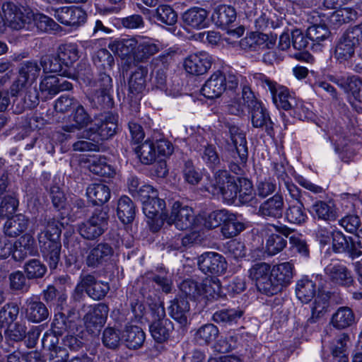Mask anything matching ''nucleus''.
Instances as JSON below:
<instances>
[{
    "label": "nucleus",
    "mask_w": 362,
    "mask_h": 362,
    "mask_svg": "<svg viewBox=\"0 0 362 362\" xmlns=\"http://www.w3.org/2000/svg\"><path fill=\"white\" fill-rule=\"evenodd\" d=\"M311 209L313 216L320 220L332 221L338 217L337 208L332 201L318 200L312 205Z\"/></svg>",
    "instance_id": "31"
},
{
    "label": "nucleus",
    "mask_w": 362,
    "mask_h": 362,
    "mask_svg": "<svg viewBox=\"0 0 362 362\" xmlns=\"http://www.w3.org/2000/svg\"><path fill=\"white\" fill-rule=\"evenodd\" d=\"M108 220L109 216L105 210L96 209L88 220L78 225V231L86 240H97L107 230Z\"/></svg>",
    "instance_id": "9"
},
{
    "label": "nucleus",
    "mask_w": 362,
    "mask_h": 362,
    "mask_svg": "<svg viewBox=\"0 0 362 362\" xmlns=\"http://www.w3.org/2000/svg\"><path fill=\"white\" fill-rule=\"evenodd\" d=\"M218 334V329L213 324L201 326L194 334V340L199 345H207L214 341Z\"/></svg>",
    "instance_id": "54"
},
{
    "label": "nucleus",
    "mask_w": 362,
    "mask_h": 362,
    "mask_svg": "<svg viewBox=\"0 0 362 362\" xmlns=\"http://www.w3.org/2000/svg\"><path fill=\"white\" fill-rule=\"evenodd\" d=\"M117 117L107 112L95 117L93 124L83 132V138L96 142L107 140L113 136L117 132Z\"/></svg>",
    "instance_id": "6"
},
{
    "label": "nucleus",
    "mask_w": 362,
    "mask_h": 362,
    "mask_svg": "<svg viewBox=\"0 0 362 362\" xmlns=\"http://www.w3.org/2000/svg\"><path fill=\"white\" fill-rule=\"evenodd\" d=\"M160 47L151 39L138 36L136 48L134 52V61L136 62H146L153 55L158 52Z\"/></svg>",
    "instance_id": "24"
},
{
    "label": "nucleus",
    "mask_w": 362,
    "mask_h": 362,
    "mask_svg": "<svg viewBox=\"0 0 362 362\" xmlns=\"http://www.w3.org/2000/svg\"><path fill=\"white\" fill-rule=\"evenodd\" d=\"M307 32L314 51H320L330 36L329 29L324 25H313L308 28Z\"/></svg>",
    "instance_id": "34"
},
{
    "label": "nucleus",
    "mask_w": 362,
    "mask_h": 362,
    "mask_svg": "<svg viewBox=\"0 0 362 362\" xmlns=\"http://www.w3.org/2000/svg\"><path fill=\"white\" fill-rule=\"evenodd\" d=\"M28 226V219L23 214H17L8 218L4 227L6 235L15 238L23 233Z\"/></svg>",
    "instance_id": "38"
},
{
    "label": "nucleus",
    "mask_w": 362,
    "mask_h": 362,
    "mask_svg": "<svg viewBox=\"0 0 362 362\" xmlns=\"http://www.w3.org/2000/svg\"><path fill=\"white\" fill-rule=\"evenodd\" d=\"M327 279L334 284L350 287L354 284L351 272L341 264H329L325 268Z\"/></svg>",
    "instance_id": "21"
},
{
    "label": "nucleus",
    "mask_w": 362,
    "mask_h": 362,
    "mask_svg": "<svg viewBox=\"0 0 362 362\" xmlns=\"http://www.w3.org/2000/svg\"><path fill=\"white\" fill-rule=\"evenodd\" d=\"M242 315V310L235 309H223L214 313L212 319L216 323L226 325L236 323Z\"/></svg>",
    "instance_id": "57"
},
{
    "label": "nucleus",
    "mask_w": 362,
    "mask_h": 362,
    "mask_svg": "<svg viewBox=\"0 0 362 362\" xmlns=\"http://www.w3.org/2000/svg\"><path fill=\"white\" fill-rule=\"evenodd\" d=\"M362 42V22L349 28L336 41L334 57L339 63L351 60Z\"/></svg>",
    "instance_id": "3"
},
{
    "label": "nucleus",
    "mask_w": 362,
    "mask_h": 362,
    "mask_svg": "<svg viewBox=\"0 0 362 362\" xmlns=\"http://www.w3.org/2000/svg\"><path fill=\"white\" fill-rule=\"evenodd\" d=\"M243 204L255 206L258 203L252 182L243 177L238 178V196Z\"/></svg>",
    "instance_id": "36"
},
{
    "label": "nucleus",
    "mask_w": 362,
    "mask_h": 362,
    "mask_svg": "<svg viewBox=\"0 0 362 362\" xmlns=\"http://www.w3.org/2000/svg\"><path fill=\"white\" fill-rule=\"evenodd\" d=\"M80 278L81 281L76 287L73 294L74 300H80L83 289L86 290L88 296L95 300L103 298L110 290L107 283L96 281L95 276L91 274L83 275Z\"/></svg>",
    "instance_id": "10"
},
{
    "label": "nucleus",
    "mask_w": 362,
    "mask_h": 362,
    "mask_svg": "<svg viewBox=\"0 0 362 362\" xmlns=\"http://www.w3.org/2000/svg\"><path fill=\"white\" fill-rule=\"evenodd\" d=\"M73 120L75 122L74 124L65 125L62 127L64 132H74L76 130L87 127L91 122V117L84 107L78 104L74 113Z\"/></svg>",
    "instance_id": "47"
},
{
    "label": "nucleus",
    "mask_w": 362,
    "mask_h": 362,
    "mask_svg": "<svg viewBox=\"0 0 362 362\" xmlns=\"http://www.w3.org/2000/svg\"><path fill=\"white\" fill-rule=\"evenodd\" d=\"M27 327L23 322H16L7 325L4 332V336L6 340L11 341H21L26 336Z\"/></svg>",
    "instance_id": "61"
},
{
    "label": "nucleus",
    "mask_w": 362,
    "mask_h": 362,
    "mask_svg": "<svg viewBox=\"0 0 362 362\" xmlns=\"http://www.w3.org/2000/svg\"><path fill=\"white\" fill-rule=\"evenodd\" d=\"M145 338L146 334L142 329L132 325H126L122 334V339L124 341L126 346L131 349L140 348Z\"/></svg>",
    "instance_id": "30"
},
{
    "label": "nucleus",
    "mask_w": 362,
    "mask_h": 362,
    "mask_svg": "<svg viewBox=\"0 0 362 362\" xmlns=\"http://www.w3.org/2000/svg\"><path fill=\"white\" fill-rule=\"evenodd\" d=\"M274 175L279 180L280 189H286L291 198L299 197V188L292 182L286 173V168L283 162L273 163Z\"/></svg>",
    "instance_id": "25"
},
{
    "label": "nucleus",
    "mask_w": 362,
    "mask_h": 362,
    "mask_svg": "<svg viewBox=\"0 0 362 362\" xmlns=\"http://www.w3.org/2000/svg\"><path fill=\"white\" fill-rule=\"evenodd\" d=\"M148 70L146 66H138L130 75L128 81L129 96L137 103L146 89Z\"/></svg>",
    "instance_id": "20"
},
{
    "label": "nucleus",
    "mask_w": 362,
    "mask_h": 362,
    "mask_svg": "<svg viewBox=\"0 0 362 362\" xmlns=\"http://www.w3.org/2000/svg\"><path fill=\"white\" fill-rule=\"evenodd\" d=\"M357 16V12L351 8H338L329 15V21L332 25L338 27L356 20Z\"/></svg>",
    "instance_id": "50"
},
{
    "label": "nucleus",
    "mask_w": 362,
    "mask_h": 362,
    "mask_svg": "<svg viewBox=\"0 0 362 362\" xmlns=\"http://www.w3.org/2000/svg\"><path fill=\"white\" fill-rule=\"evenodd\" d=\"M269 274H272L271 266L266 262L255 263L248 270L249 277L255 281L257 289Z\"/></svg>",
    "instance_id": "53"
},
{
    "label": "nucleus",
    "mask_w": 362,
    "mask_h": 362,
    "mask_svg": "<svg viewBox=\"0 0 362 362\" xmlns=\"http://www.w3.org/2000/svg\"><path fill=\"white\" fill-rule=\"evenodd\" d=\"M19 308L15 303H8L0 309V328L10 325L17 318Z\"/></svg>",
    "instance_id": "62"
},
{
    "label": "nucleus",
    "mask_w": 362,
    "mask_h": 362,
    "mask_svg": "<svg viewBox=\"0 0 362 362\" xmlns=\"http://www.w3.org/2000/svg\"><path fill=\"white\" fill-rule=\"evenodd\" d=\"M211 66V57L205 52L192 54L184 62L185 71L192 75L206 74Z\"/></svg>",
    "instance_id": "19"
},
{
    "label": "nucleus",
    "mask_w": 362,
    "mask_h": 362,
    "mask_svg": "<svg viewBox=\"0 0 362 362\" xmlns=\"http://www.w3.org/2000/svg\"><path fill=\"white\" fill-rule=\"evenodd\" d=\"M301 197L302 192L299 189V197L292 198L293 201H289L288 203L285 218L291 223L301 225L308 219L303 203L300 200Z\"/></svg>",
    "instance_id": "23"
},
{
    "label": "nucleus",
    "mask_w": 362,
    "mask_h": 362,
    "mask_svg": "<svg viewBox=\"0 0 362 362\" xmlns=\"http://www.w3.org/2000/svg\"><path fill=\"white\" fill-rule=\"evenodd\" d=\"M93 61L100 71L104 72L110 71L115 63L113 56L106 49L98 50L93 57Z\"/></svg>",
    "instance_id": "58"
},
{
    "label": "nucleus",
    "mask_w": 362,
    "mask_h": 362,
    "mask_svg": "<svg viewBox=\"0 0 362 362\" xmlns=\"http://www.w3.org/2000/svg\"><path fill=\"white\" fill-rule=\"evenodd\" d=\"M134 151L143 164L150 165L156 159L157 153L155 149V144L150 140H146L139 145Z\"/></svg>",
    "instance_id": "55"
},
{
    "label": "nucleus",
    "mask_w": 362,
    "mask_h": 362,
    "mask_svg": "<svg viewBox=\"0 0 362 362\" xmlns=\"http://www.w3.org/2000/svg\"><path fill=\"white\" fill-rule=\"evenodd\" d=\"M238 86V79L232 73L224 74L221 71L214 72L202 88V95L209 98H218L226 90H235Z\"/></svg>",
    "instance_id": "7"
},
{
    "label": "nucleus",
    "mask_w": 362,
    "mask_h": 362,
    "mask_svg": "<svg viewBox=\"0 0 362 362\" xmlns=\"http://www.w3.org/2000/svg\"><path fill=\"white\" fill-rule=\"evenodd\" d=\"M355 321L354 314L349 307H340L333 314L331 323L337 329H341L350 327Z\"/></svg>",
    "instance_id": "44"
},
{
    "label": "nucleus",
    "mask_w": 362,
    "mask_h": 362,
    "mask_svg": "<svg viewBox=\"0 0 362 362\" xmlns=\"http://www.w3.org/2000/svg\"><path fill=\"white\" fill-rule=\"evenodd\" d=\"M195 140L198 144L194 146V148L199 153L206 165L211 170L219 168L221 162L216 146L209 144L201 136H196Z\"/></svg>",
    "instance_id": "18"
},
{
    "label": "nucleus",
    "mask_w": 362,
    "mask_h": 362,
    "mask_svg": "<svg viewBox=\"0 0 362 362\" xmlns=\"http://www.w3.org/2000/svg\"><path fill=\"white\" fill-rule=\"evenodd\" d=\"M45 228L37 234V238L44 260L50 270H54L60 260V237L64 225L54 218H45Z\"/></svg>",
    "instance_id": "2"
},
{
    "label": "nucleus",
    "mask_w": 362,
    "mask_h": 362,
    "mask_svg": "<svg viewBox=\"0 0 362 362\" xmlns=\"http://www.w3.org/2000/svg\"><path fill=\"white\" fill-rule=\"evenodd\" d=\"M171 59L172 56L170 52L162 54L155 59L156 70L154 83L156 87L159 89L163 90L166 87V71Z\"/></svg>",
    "instance_id": "35"
},
{
    "label": "nucleus",
    "mask_w": 362,
    "mask_h": 362,
    "mask_svg": "<svg viewBox=\"0 0 362 362\" xmlns=\"http://www.w3.org/2000/svg\"><path fill=\"white\" fill-rule=\"evenodd\" d=\"M143 13H151V16L158 22L167 25H173L177 21V13L168 5H160L154 11L148 8L143 10Z\"/></svg>",
    "instance_id": "37"
},
{
    "label": "nucleus",
    "mask_w": 362,
    "mask_h": 362,
    "mask_svg": "<svg viewBox=\"0 0 362 362\" xmlns=\"http://www.w3.org/2000/svg\"><path fill=\"white\" fill-rule=\"evenodd\" d=\"M332 237L333 249L336 252H346L353 259L362 255V251L355 247L354 240L346 237L341 231L334 230Z\"/></svg>",
    "instance_id": "22"
},
{
    "label": "nucleus",
    "mask_w": 362,
    "mask_h": 362,
    "mask_svg": "<svg viewBox=\"0 0 362 362\" xmlns=\"http://www.w3.org/2000/svg\"><path fill=\"white\" fill-rule=\"evenodd\" d=\"M242 93V100L247 105L252 127L264 129L271 135L274 131V123L267 108L255 98L250 88L245 86Z\"/></svg>",
    "instance_id": "4"
},
{
    "label": "nucleus",
    "mask_w": 362,
    "mask_h": 362,
    "mask_svg": "<svg viewBox=\"0 0 362 362\" xmlns=\"http://www.w3.org/2000/svg\"><path fill=\"white\" fill-rule=\"evenodd\" d=\"M40 74L37 61H25L21 64L16 78L12 82L8 93L16 105V112L32 109L39 104V91L36 81Z\"/></svg>",
    "instance_id": "1"
},
{
    "label": "nucleus",
    "mask_w": 362,
    "mask_h": 362,
    "mask_svg": "<svg viewBox=\"0 0 362 362\" xmlns=\"http://www.w3.org/2000/svg\"><path fill=\"white\" fill-rule=\"evenodd\" d=\"M208 12L206 10L193 7L182 14L183 22L193 28L201 29L207 25Z\"/></svg>",
    "instance_id": "32"
},
{
    "label": "nucleus",
    "mask_w": 362,
    "mask_h": 362,
    "mask_svg": "<svg viewBox=\"0 0 362 362\" xmlns=\"http://www.w3.org/2000/svg\"><path fill=\"white\" fill-rule=\"evenodd\" d=\"M152 281L165 293H170L173 290V274L165 269H160L158 274L152 276Z\"/></svg>",
    "instance_id": "63"
},
{
    "label": "nucleus",
    "mask_w": 362,
    "mask_h": 362,
    "mask_svg": "<svg viewBox=\"0 0 362 362\" xmlns=\"http://www.w3.org/2000/svg\"><path fill=\"white\" fill-rule=\"evenodd\" d=\"M194 215L192 208L182 206L179 202L173 203L170 215L167 219L169 225L174 224L179 230H187L192 227Z\"/></svg>",
    "instance_id": "14"
},
{
    "label": "nucleus",
    "mask_w": 362,
    "mask_h": 362,
    "mask_svg": "<svg viewBox=\"0 0 362 362\" xmlns=\"http://www.w3.org/2000/svg\"><path fill=\"white\" fill-rule=\"evenodd\" d=\"M25 303V317L28 321L39 323L48 318V309L42 302L30 298Z\"/></svg>",
    "instance_id": "29"
},
{
    "label": "nucleus",
    "mask_w": 362,
    "mask_h": 362,
    "mask_svg": "<svg viewBox=\"0 0 362 362\" xmlns=\"http://www.w3.org/2000/svg\"><path fill=\"white\" fill-rule=\"evenodd\" d=\"M114 254L113 247L107 243L101 242L96 244L88 252L86 264L93 269L105 265Z\"/></svg>",
    "instance_id": "17"
},
{
    "label": "nucleus",
    "mask_w": 362,
    "mask_h": 362,
    "mask_svg": "<svg viewBox=\"0 0 362 362\" xmlns=\"http://www.w3.org/2000/svg\"><path fill=\"white\" fill-rule=\"evenodd\" d=\"M245 229L244 223L238 220L236 216L230 214L227 221L221 226V233L226 238H230L238 235L240 232Z\"/></svg>",
    "instance_id": "56"
},
{
    "label": "nucleus",
    "mask_w": 362,
    "mask_h": 362,
    "mask_svg": "<svg viewBox=\"0 0 362 362\" xmlns=\"http://www.w3.org/2000/svg\"><path fill=\"white\" fill-rule=\"evenodd\" d=\"M54 16L62 24L78 27L86 22L87 14L79 7L63 6L54 10Z\"/></svg>",
    "instance_id": "16"
},
{
    "label": "nucleus",
    "mask_w": 362,
    "mask_h": 362,
    "mask_svg": "<svg viewBox=\"0 0 362 362\" xmlns=\"http://www.w3.org/2000/svg\"><path fill=\"white\" fill-rule=\"evenodd\" d=\"M329 78L345 93L351 94L354 99L362 89V78L358 76H335L330 75Z\"/></svg>",
    "instance_id": "26"
},
{
    "label": "nucleus",
    "mask_w": 362,
    "mask_h": 362,
    "mask_svg": "<svg viewBox=\"0 0 362 362\" xmlns=\"http://www.w3.org/2000/svg\"><path fill=\"white\" fill-rule=\"evenodd\" d=\"M39 65L40 66V69L42 68L45 73L61 72L60 76L71 77L70 73H68L66 70H63V64L58 54L57 56L52 54L42 56L40 58Z\"/></svg>",
    "instance_id": "51"
},
{
    "label": "nucleus",
    "mask_w": 362,
    "mask_h": 362,
    "mask_svg": "<svg viewBox=\"0 0 362 362\" xmlns=\"http://www.w3.org/2000/svg\"><path fill=\"white\" fill-rule=\"evenodd\" d=\"M23 269L28 279H41L47 272L46 266L38 259H31L26 262Z\"/></svg>",
    "instance_id": "59"
},
{
    "label": "nucleus",
    "mask_w": 362,
    "mask_h": 362,
    "mask_svg": "<svg viewBox=\"0 0 362 362\" xmlns=\"http://www.w3.org/2000/svg\"><path fill=\"white\" fill-rule=\"evenodd\" d=\"M296 293L302 303H309L316 295L315 283L307 277L300 279L296 284Z\"/></svg>",
    "instance_id": "42"
},
{
    "label": "nucleus",
    "mask_w": 362,
    "mask_h": 362,
    "mask_svg": "<svg viewBox=\"0 0 362 362\" xmlns=\"http://www.w3.org/2000/svg\"><path fill=\"white\" fill-rule=\"evenodd\" d=\"M77 322L65 316L63 312H59L54 316L52 323V329L58 335H62L65 332L74 334L77 330Z\"/></svg>",
    "instance_id": "41"
},
{
    "label": "nucleus",
    "mask_w": 362,
    "mask_h": 362,
    "mask_svg": "<svg viewBox=\"0 0 362 362\" xmlns=\"http://www.w3.org/2000/svg\"><path fill=\"white\" fill-rule=\"evenodd\" d=\"M293 264L286 262L274 265L272 269V274L284 288L291 283L293 278Z\"/></svg>",
    "instance_id": "46"
},
{
    "label": "nucleus",
    "mask_w": 362,
    "mask_h": 362,
    "mask_svg": "<svg viewBox=\"0 0 362 362\" xmlns=\"http://www.w3.org/2000/svg\"><path fill=\"white\" fill-rule=\"evenodd\" d=\"M232 176L226 170H218L206 185V190L214 196H219L223 187Z\"/></svg>",
    "instance_id": "48"
},
{
    "label": "nucleus",
    "mask_w": 362,
    "mask_h": 362,
    "mask_svg": "<svg viewBox=\"0 0 362 362\" xmlns=\"http://www.w3.org/2000/svg\"><path fill=\"white\" fill-rule=\"evenodd\" d=\"M86 194L94 204L100 205L110 199V189L103 183H93L87 187Z\"/></svg>",
    "instance_id": "39"
},
{
    "label": "nucleus",
    "mask_w": 362,
    "mask_h": 362,
    "mask_svg": "<svg viewBox=\"0 0 362 362\" xmlns=\"http://www.w3.org/2000/svg\"><path fill=\"white\" fill-rule=\"evenodd\" d=\"M284 206L283 197L275 194L260 205L259 214L263 217L281 218L283 214Z\"/></svg>",
    "instance_id": "28"
},
{
    "label": "nucleus",
    "mask_w": 362,
    "mask_h": 362,
    "mask_svg": "<svg viewBox=\"0 0 362 362\" xmlns=\"http://www.w3.org/2000/svg\"><path fill=\"white\" fill-rule=\"evenodd\" d=\"M228 129L238 156L240 157L242 163L246 162L248 158V151L245 134L235 125H230Z\"/></svg>",
    "instance_id": "33"
},
{
    "label": "nucleus",
    "mask_w": 362,
    "mask_h": 362,
    "mask_svg": "<svg viewBox=\"0 0 362 362\" xmlns=\"http://www.w3.org/2000/svg\"><path fill=\"white\" fill-rule=\"evenodd\" d=\"M180 291L191 300H199L204 297L203 284L194 279H187L183 280L179 286Z\"/></svg>",
    "instance_id": "45"
},
{
    "label": "nucleus",
    "mask_w": 362,
    "mask_h": 362,
    "mask_svg": "<svg viewBox=\"0 0 362 362\" xmlns=\"http://www.w3.org/2000/svg\"><path fill=\"white\" fill-rule=\"evenodd\" d=\"M189 310L188 300L182 297L171 300L168 307L170 315L181 326H185L187 324Z\"/></svg>",
    "instance_id": "27"
},
{
    "label": "nucleus",
    "mask_w": 362,
    "mask_h": 362,
    "mask_svg": "<svg viewBox=\"0 0 362 362\" xmlns=\"http://www.w3.org/2000/svg\"><path fill=\"white\" fill-rule=\"evenodd\" d=\"M152 322L149 330L153 339L163 343L168 340L173 329L172 322L165 317V310L162 303H155L150 305Z\"/></svg>",
    "instance_id": "8"
},
{
    "label": "nucleus",
    "mask_w": 362,
    "mask_h": 362,
    "mask_svg": "<svg viewBox=\"0 0 362 362\" xmlns=\"http://www.w3.org/2000/svg\"><path fill=\"white\" fill-rule=\"evenodd\" d=\"M63 76L49 75L41 79L39 91L45 100L52 98L61 91L69 90L72 88V84L65 80Z\"/></svg>",
    "instance_id": "15"
},
{
    "label": "nucleus",
    "mask_w": 362,
    "mask_h": 362,
    "mask_svg": "<svg viewBox=\"0 0 362 362\" xmlns=\"http://www.w3.org/2000/svg\"><path fill=\"white\" fill-rule=\"evenodd\" d=\"M93 100L99 105L106 107L111 105L110 91L112 89V81L108 72L100 71L97 80L93 81Z\"/></svg>",
    "instance_id": "12"
},
{
    "label": "nucleus",
    "mask_w": 362,
    "mask_h": 362,
    "mask_svg": "<svg viewBox=\"0 0 362 362\" xmlns=\"http://www.w3.org/2000/svg\"><path fill=\"white\" fill-rule=\"evenodd\" d=\"M57 54L62 64L66 67L72 66L79 58L78 48L76 44L61 45Z\"/></svg>",
    "instance_id": "52"
},
{
    "label": "nucleus",
    "mask_w": 362,
    "mask_h": 362,
    "mask_svg": "<svg viewBox=\"0 0 362 362\" xmlns=\"http://www.w3.org/2000/svg\"><path fill=\"white\" fill-rule=\"evenodd\" d=\"M199 269L207 275H221L227 269L225 257L214 252H206L198 257Z\"/></svg>",
    "instance_id": "11"
},
{
    "label": "nucleus",
    "mask_w": 362,
    "mask_h": 362,
    "mask_svg": "<svg viewBox=\"0 0 362 362\" xmlns=\"http://www.w3.org/2000/svg\"><path fill=\"white\" fill-rule=\"evenodd\" d=\"M89 310L83 320L86 330L96 334L104 325L108 314V306L105 303H98L94 307L89 306Z\"/></svg>",
    "instance_id": "13"
},
{
    "label": "nucleus",
    "mask_w": 362,
    "mask_h": 362,
    "mask_svg": "<svg viewBox=\"0 0 362 362\" xmlns=\"http://www.w3.org/2000/svg\"><path fill=\"white\" fill-rule=\"evenodd\" d=\"M138 36L122 38L115 40L110 47L122 58L132 57L134 59V52L136 48Z\"/></svg>",
    "instance_id": "40"
},
{
    "label": "nucleus",
    "mask_w": 362,
    "mask_h": 362,
    "mask_svg": "<svg viewBox=\"0 0 362 362\" xmlns=\"http://www.w3.org/2000/svg\"><path fill=\"white\" fill-rule=\"evenodd\" d=\"M135 206L132 199L127 196H122L117 203V214L123 223H129L135 216Z\"/></svg>",
    "instance_id": "43"
},
{
    "label": "nucleus",
    "mask_w": 362,
    "mask_h": 362,
    "mask_svg": "<svg viewBox=\"0 0 362 362\" xmlns=\"http://www.w3.org/2000/svg\"><path fill=\"white\" fill-rule=\"evenodd\" d=\"M10 288L14 291L26 293L30 288V283L26 275L21 271H16L9 274Z\"/></svg>",
    "instance_id": "64"
},
{
    "label": "nucleus",
    "mask_w": 362,
    "mask_h": 362,
    "mask_svg": "<svg viewBox=\"0 0 362 362\" xmlns=\"http://www.w3.org/2000/svg\"><path fill=\"white\" fill-rule=\"evenodd\" d=\"M254 79L257 85L270 91L273 101L277 108L290 112L294 105H296L298 98L286 87L278 84L262 74H256L254 76Z\"/></svg>",
    "instance_id": "5"
},
{
    "label": "nucleus",
    "mask_w": 362,
    "mask_h": 362,
    "mask_svg": "<svg viewBox=\"0 0 362 362\" xmlns=\"http://www.w3.org/2000/svg\"><path fill=\"white\" fill-rule=\"evenodd\" d=\"M212 19L219 26H227L236 19V12L230 6H219L213 13Z\"/></svg>",
    "instance_id": "49"
},
{
    "label": "nucleus",
    "mask_w": 362,
    "mask_h": 362,
    "mask_svg": "<svg viewBox=\"0 0 362 362\" xmlns=\"http://www.w3.org/2000/svg\"><path fill=\"white\" fill-rule=\"evenodd\" d=\"M33 25L39 30L45 33L57 31L61 28L53 19L42 13H32V26Z\"/></svg>",
    "instance_id": "60"
}]
</instances>
